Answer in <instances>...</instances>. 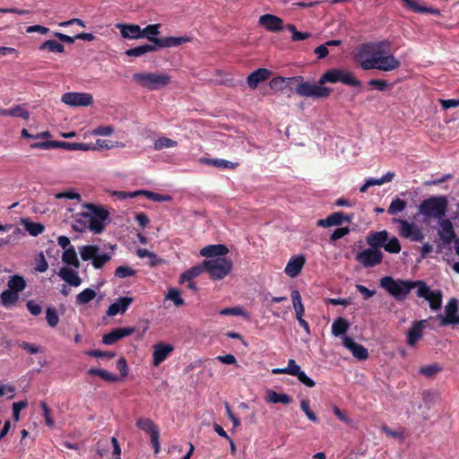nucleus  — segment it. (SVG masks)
<instances>
[{"mask_svg": "<svg viewBox=\"0 0 459 459\" xmlns=\"http://www.w3.org/2000/svg\"><path fill=\"white\" fill-rule=\"evenodd\" d=\"M287 80L299 82L295 90L296 93L301 97L313 99H325L330 95L331 88L323 86L326 82L336 83L341 82L349 86H360V82L353 77L351 72L342 69L326 71L322 74L317 84L303 82L302 76L291 77Z\"/></svg>", "mask_w": 459, "mask_h": 459, "instance_id": "f257e3e1", "label": "nucleus"}, {"mask_svg": "<svg viewBox=\"0 0 459 459\" xmlns=\"http://www.w3.org/2000/svg\"><path fill=\"white\" fill-rule=\"evenodd\" d=\"M135 274L136 271L126 265H120L115 270V276L121 279L134 276Z\"/></svg>", "mask_w": 459, "mask_h": 459, "instance_id": "4d7b16f0", "label": "nucleus"}, {"mask_svg": "<svg viewBox=\"0 0 459 459\" xmlns=\"http://www.w3.org/2000/svg\"><path fill=\"white\" fill-rule=\"evenodd\" d=\"M388 47L387 41H381L378 43H366L361 46L358 52L359 57L366 56H372V57L362 60L360 66L363 70L377 69V55L383 54L382 48Z\"/></svg>", "mask_w": 459, "mask_h": 459, "instance_id": "423d86ee", "label": "nucleus"}, {"mask_svg": "<svg viewBox=\"0 0 459 459\" xmlns=\"http://www.w3.org/2000/svg\"><path fill=\"white\" fill-rule=\"evenodd\" d=\"M353 214H344L342 212H335L328 215L325 219H320L316 221V225L322 228H329L332 226H340L344 221L351 222Z\"/></svg>", "mask_w": 459, "mask_h": 459, "instance_id": "ddd939ff", "label": "nucleus"}, {"mask_svg": "<svg viewBox=\"0 0 459 459\" xmlns=\"http://www.w3.org/2000/svg\"><path fill=\"white\" fill-rule=\"evenodd\" d=\"M174 351V346L169 343L158 342L153 346L152 364L157 367L162 363Z\"/></svg>", "mask_w": 459, "mask_h": 459, "instance_id": "2eb2a0df", "label": "nucleus"}, {"mask_svg": "<svg viewBox=\"0 0 459 459\" xmlns=\"http://www.w3.org/2000/svg\"><path fill=\"white\" fill-rule=\"evenodd\" d=\"M99 251L100 247L97 245H85L80 248V255L83 261H92Z\"/></svg>", "mask_w": 459, "mask_h": 459, "instance_id": "c03bdc74", "label": "nucleus"}, {"mask_svg": "<svg viewBox=\"0 0 459 459\" xmlns=\"http://www.w3.org/2000/svg\"><path fill=\"white\" fill-rule=\"evenodd\" d=\"M442 370V368L437 364H430L420 368V373L427 377H433L438 372Z\"/></svg>", "mask_w": 459, "mask_h": 459, "instance_id": "864d4df0", "label": "nucleus"}, {"mask_svg": "<svg viewBox=\"0 0 459 459\" xmlns=\"http://www.w3.org/2000/svg\"><path fill=\"white\" fill-rule=\"evenodd\" d=\"M393 221L400 225L399 234L401 237L415 242H420L424 239L422 230L415 223L396 218Z\"/></svg>", "mask_w": 459, "mask_h": 459, "instance_id": "6e6552de", "label": "nucleus"}, {"mask_svg": "<svg viewBox=\"0 0 459 459\" xmlns=\"http://www.w3.org/2000/svg\"><path fill=\"white\" fill-rule=\"evenodd\" d=\"M61 148L68 151H89L93 150L88 143H68V142H59L55 141V149Z\"/></svg>", "mask_w": 459, "mask_h": 459, "instance_id": "c756f323", "label": "nucleus"}, {"mask_svg": "<svg viewBox=\"0 0 459 459\" xmlns=\"http://www.w3.org/2000/svg\"><path fill=\"white\" fill-rule=\"evenodd\" d=\"M166 299L172 300L177 307H181L185 304L184 299L180 296V291L178 289H169Z\"/></svg>", "mask_w": 459, "mask_h": 459, "instance_id": "13d9d810", "label": "nucleus"}, {"mask_svg": "<svg viewBox=\"0 0 459 459\" xmlns=\"http://www.w3.org/2000/svg\"><path fill=\"white\" fill-rule=\"evenodd\" d=\"M22 225L24 227L25 230H27L32 237L39 236L45 230V227L42 223L34 222L29 219H22Z\"/></svg>", "mask_w": 459, "mask_h": 459, "instance_id": "473e14b6", "label": "nucleus"}, {"mask_svg": "<svg viewBox=\"0 0 459 459\" xmlns=\"http://www.w3.org/2000/svg\"><path fill=\"white\" fill-rule=\"evenodd\" d=\"M300 409L304 411V413L306 414V416L307 417V419L309 420H311L312 422H315V423L318 422L317 416L309 408V401L307 399L301 400Z\"/></svg>", "mask_w": 459, "mask_h": 459, "instance_id": "bf43d9fd", "label": "nucleus"}, {"mask_svg": "<svg viewBox=\"0 0 459 459\" xmlns=\"http://www.w3.org/2000/svg\"><path fill=\"white\" fill-rule=\"evenodd\" d=\"M293 308L295 310L296 317L304 316L305 307L301 300V295L298 290H291L290 293Z\"/></svg>", "mask_w": 459, "mask_h": 459, "instance_id": "4c0bfd02", "label": "nucleus"}, {"mask_svg": "<svg viewBox=\"0 0 459 459\" xmlns=\"http://www.w3.org/2000/svg\"><path fill=\"white\" fill-rule=\"evenodd\" d=\"M405 208H406V202L403 199L395 198L391 202V204L387 209V212L391 215H394V214H397V213L403 212Z\"/></svg>", "mask_w": 459, "mask_h": 459, "instance_id": "09e8293b", "label": "nucleus"}, {"mask_svg": "<svg viewBox=\"0 0 459 459\" xmlns=\"http://www.w3.org/2000/svg\"><path fill=\"white\" fill-rule=\"evenodd\" d=\"M458 300L455 298L449 299L445 307V316L439 315L440 325H459Z\"/></svg>", "mask_w": 459, "mask_h": 459, "instance_id": "f8f14e48", "label": "nucleus"}, {"mask_svg": "<svg viewBox=\"0 0 459 459\" xmlns=\"http://www.w3.org/2000/svg\"><path fill=\"white\" fill-rule=\"evenodd\" d=\"M379 284L381 288L386 290L398 301L404 300L412 289L415 287L418 288V281H404L402 279L394 280L391 276H384L381 278Z\"/></svg>", "mask_w": 459, "mask_h": 459, "instance_id": "f03ea898", "label": "nucleus"}, {"mask_svg": "<svg viewBox=\"0 0 459 459\" xmlns=\"http://www.w3.org/2000/svg\"><path fill=\"white\" fill-rule=\"evenodd\" d=\"M266 402L272 403H283L289 404L291 403L292 399L287 394H279L273 390H268L266 394Z\"/></svg>", "mask_w": 459, "mask_h": 459, "instance_id": "72a5a7b5", "label": "nucleus"}, {"mask_svg": "<svg viewBox=\"0 0 459 459\" xmlns=\"http://www.w3.org/2000/svg\"><path fill=\"white\" fill-rule=\"evenodd\" d=\"M269 86L273 91H283L287 86L286 78L281 76L274 77L270 81Z\"/></svg>", "mask_w": 459, "mask_h": 459, "instance_id": "680f3d73", "label": "nucleus"}, {"mask_svg": "<svg viewBox=\"0 0 459 459\" xmlns=\"http://www.w3.org/2000/svg\"><path fill=\"white\" fill-rule=\"evenodd\" d=\"M204 266L210 278L214 281L224 279L232 270V261L228 257H216L204 260Z\"/></svg>", "mask_w": 459, "mask_h": 459, "instance_id": "0eeeda50", "label": "nucleus"}, {"mask_svg": "<svg viewBox=\"0 0 459 459\" xmlns=\"http://www.w3.org/2000/svg\"><path fill=\"white\" fill-rule=\"evenodd\" d=\"M121 36L125 39H138L143 38L142 29L137 24H118Z\"/></svg>", "mask_w": 459, "mask_h": 459, "instance_id": "bb28decb", "label": "nucleus"}, {"mask_svg": "<svg viewBox=\"0 0 459 459\" xmlns=\"http://www.w3.org/2000/svg\"><path fill=\"white\" fill-rule=\"evenodd\" d=\"M395 177V174L394 172H392V171H389L387 172L386 174H385L382 178H368V181L370 185V186H381L385 183H388V182H391Z\"/></svg>", "mask_w": 459, "mask_h": 459, "instance_id": "6e6d98bb", "label": "nucleus"}, {"mask_svg": "<svg viewBox=\"0 0 459 459\" xmlns=\"http://www.w3.org/2000/svg\"><path fill=\"white\" fill-rule=\"evenodd\" d=\"M62 261L67 264L78 269L80 267V261L77 257V254L74 247H69L63 252Z\"/></svg>", "mask_w": 459, "mask_h": 459, "instance_id": "7c9ffc66", "label": "nucleus"}, {"mask_svg": "<svg viewBox=\"0 0 459 459\" xmlns=\"http://www.w3.org/2000/svg\"><path fill=\"white\" fill-rule=\"evenodd\" d=\"M97 293L94 290L91 288H87L81 291L76 296V303L79 305H84L89 303L91 300H92L96 297Z\"/></svg>", "mask_w": 459, "mask_h": 459, "instance_id": "49530a36", "label": "nucleus"}, {"mask_svg": "<svg viewBox=\"0 0 459 459\" xmlns=\"http://www.w3.org/2000/svg\"><path fill=\"white\" fill-rule=\"evenodd\" d=\"M356 260L365 268L374 267L382 263L383 253L379 249L367 248L358 253Z\"/></svg>", "mask_w": 459, "mask_h": 459, "instance_id": "9d476101", "label": "nucleus"}, {"mask_svg": "<svg viewBox=\"0 0 459 459\" xmlns=\"http://www.w3.org/2000/svg\"><path fill=\"white\" fill-rule=\"evenodd\" d=\"M388 231L384 230L380 231H370L366 237L367 244L375 249L384 247L385 243L388 240Z\"/></svg>", "mask_w": 459, "mask_h": 459, "instance_id": "6ab92c4d", "label": "nucleus"}, {"mask_svg": "<svg viewBox=\"0 0 459 459\" xmlns=\"http://www.w3.org/2000/svg\"><path fill=\"white\" fill-rule=\"evenodd\" d=\"M0 116L18 117L27 120L30 117V113L21 106L17 105L8 109L0 108Z\"/></svg>", "mask_w": 459, "mask_h": 459, "instance_id": "f704fd0d", "label": "nucleus"}, {"mask_svg": "<svg viewBox=\"0 0 459 459\" xmlns=\"http://www.w3.org/2000/svg\"><path fill=\"white\" fill-rule=\"evenodd\" d=\"M204 162L207 165H211L222 169H235L238 166V162H232L222 159H204Z\"/></svg>", "mask_w": 459, "mask_h": 459, "instance_id": "c9c22d12", "label": "nucleus"}, {"mask_svg": "<svg viewBox=\"0 0 459 459\" xmlns=\"http://www.w3.org/2000/svg\"><path fill=\"white\" fill-rule=\"evenodd\" d=\"M160 24H150L142 30L143 38L147 39L149 41L152 42V45H156V39H160L156 38V36L160 33Z\"/></svg>", "mask_w": 459, "mask_h": 459, "instance_id": "37998d69", "label": "nucleus"}, {"mask_svg": "<svg viewBox=\"0 0 459 459\" xmlns=\"http://www.w3.org/2000/svg\"><path fill=\"white\" fill-rule=\"evenodd\" d=\"M424 321H415L407 331V344L413 347L422 337Z\"/></svg>", "mask_w": 459, "mask_h": 459, "instance_id": "5701e85b", "label": "nucleus"}, {"mask_svg": "<svg viewBox=\"0 0 459 459\" xmlns=\"http://www.w3.org/2000/svg\"><path fill=\"white\" fill-rule=\"evenodd\" d=\"M138 193L154 202H168L172 200L169 195H160L148 190H138Z\"/></svg>", "mask_w": 459, "mask_h": 459, "instance_id": "de8ad7c7", "label": "nucleus"}, {"mask_svg": "<svg viewBox=\"0 0 459 459\" xmlns=\"http://www.w3.org/2000/svg\"><path fill=\"white\" fill-rule=\"evenodd\" d=\"M135 332L134 327H118L115 328L102 337V342L106 345H112L120 339L129 336Z\"/></svg>", "mask_w": 459, "mask_h": 459, "instance_id": "4468645a", "label": "nucleus"}, {"mask_svg": "<svg viewBox=\"0 0 459 459\" xmlns=\"http://www.w3.org/2000/svg\"><path fill=\"white\" fill-rule=\"evenodd\" d=\"M229 253V248L223 244L208 245L203 247L200 251V255L210 259L216 257H225Z\"/></svg>", "mask_w": 459, "mask_h": 459, "instance_id": "4be33fe9", "label": "nucleus"}, {"mask_svg": "<svg viewBox=\"0 0 459 459\" xmlns=\"http://www.w3.org/2000/svg\"><path fill=\"white\" fill-rule=\"evenodd\" d=\"M133 302V298L131 297H122L117 299L116 302L112 303L107 311L108 316H114L118 313L124 314L128 307Z\"/></svg>", "mask_w": 459, "mask_h": 459, "instance_id": "393cba45", "label": "nucleus"}, {"mask_svg": "<svg viewBox=\"0 0 459 459\" xmlns=\"http://www.w3.org/2000/svg\"><path fill=\"white\" fill-rule=\"evenodd\" d=\"M305 262L306 259L303 255L292 256L287 263L284 273L291 278L297 277L300 273Z\"/></svg>", "mask_w": 459, "mask_h": 459, "instance_id": "aec40b11", "label": "nucleus"}, {"mask_svg": "<svg viewBox=\"0 0 459 459\" xmlns=\"http://www.w3.org/2000/svg\"><path fill=\"white\" fill-rule=\"evenodd\" d=\"M39 50H48L53 53H63L65 47L55 39H48L39 46Z\"/></svg>", "mask_w": 459, "mask_h": 459, "instance_id": "a18cd8bd", "label": "nucleus"}, {"mask_svg": "<svg viewBox=\"0 0 459 459\" xmlns=\"http://www.w3.org/2000/svg\"><path fill=\"white\" fill-rule=\"evenodd\" d=\"M136 254L141 258H144V257L151 258V261H150L151 266H155L158 264L157 255L154 253L149 251L148 249L139 248L137 250Z\"/></svg>", "mask_w": 459, "mask_h": 459, "instance_id": "0e129e2a", "label": "nucleus"}, {"mask_svg": "<svg viewBox=\"0 0 459 459\" xmlns=\"http://www.w3.org/2000/svg\"><path fill=\"white\" fill-rule=\"evenodd\" d=\"M157 50L156 45L144 44L142 46H138L126 51V55L128 56H141L148 52H152Z\"/></svg>", "mask_w": 459, "mask_h": 459, "instance_id": "58836bf2", "label": "nucleus"}, {"mask_svg": "<svg viewBox=\"0 0 459 459\" xmlns=\"http://www.w3.org/2000/svg\"><path fill=\"white\" fill-rule=\"evenodd\" d=\"M157 50L163 48L178 47L184 43L189 42L190 38L187 36L182 37H167L160 39H156Z\"/></svg>", "mask_w": 459, "mask_h": 459, "instance_id": "c85d7f7f", "label": "nucleus"}, {"mask_svg": "<svg viewBox=\"0 0 459 459\" xmlns=\"http://www.w3.org/2000/svg\"><path fill=\"white\" fill-rule=\"evenodd\" d=\"M59 277L67 282L69 285L78 287L82 283V279L78 275V273L68 267H62L58 272Z\"/></svg>", "mask_w": 459, "mask_h": 459, "instance_id": "cd10ccee", "label": "nucleus"}, {"mask_svg": "<svg viewBox=\"0 0 459 459\" xmlns=\"http://www.w3.org/2000/svg\"><path fill=\"white\" fill-rule=\"evenodd\" d=\"M440 230H438V236L444 245L447 246L452 243L455 238V232L454 230L453 224L450 220H441L439 222Z\"/></svg>", "mask_w": 459, "mask_h": 459, "instance_id": "a211bd4d", "label": "nucleus"}, {"mask_svg": "<svg viewBox=\"0 0 459 459\" xmlns=\"http://www.w3.org/2000/svg\"><path fill=\"white\" fill-rule=\"evenodd\" d=\"M349 327L350 324L345 318L338 317L333 321L332 325V333L334 336L342 335L346 333V332L349 330Z\"/></svg>", "mask_w": 459, "mask_h": 459, "instance_id": "e433bc0d", "label": "nucleus"}, {"mask_svg": "<svg viewBox=\"0 0 459 459\" xmlns=\"http://www.w3.org/2000/svg\"><path fill=\"white\" fill-rule=\"evenodd\" d=\"M46 320L49 326L55 327L57 325L59 322V317L56 313V308L54 307H48L46 311Z\"/></svg>", "mask_w": 459, "mask_h": 459, "instance_id": "052dcab7", "label": "nucleus"}, {"mask_svg": "<svg viewBox=\"0 0 459 459\" xmlns=\"http://www.w3.org/2000/svg\"><path fill=\"white\" fill-rule=\"evenodd\" d=\"M287 375L296 377L300 371V367L296 363L295 359H290L286 367Z\"/></svg>", "mask_w": 459, "mask_h": 459, "instance_id": "774afa93", "label": "nucleus"}, {"mask_svg": "<svg viewBox=\"0 0 459 459\" xmlns=\"http://www.w3.org/2000/svg\"><path fill=\"white\" fill-rule=\"evenodd\" d=\"M383 248L388 253L398 254L401 251L402 247L398 238L396 237H393L388 238Z\"/></svg>", "mask_w": 459, "mask_h": 459, "instance_id": "603ef678", "label": "nucleus"}, {"mask_svg": "<svg viewBox=\"0 0 459 459\" xmlns=\"http://www.w3.org/2000/svg\"><path fill=\"white\" fill-rule=\"evenodd\" d=\"M286 28L290 32H291V39L293 41H300L311 37L310 32H301L297 30L296 26L294 24H288Z\"/></svg>", "mask_w": 459, "mask_h": 459, "instance_id": "3c124183", "label": "nucleus"}, {"mask_svg": "<svg viewBox=\"0 0 459 459\" xmlns=\"http://www.w3.org/2000/svg\"><path fill=\"white\" fill-rule=\"evenodd\" d=\"M271 74V71L266 68L256 69L247 76V82L252 90H255L260 82L267 80Z\"/></svg>", "mask_w": 459, "mask_h": 459, "instance_id": "b1692460", "label": "nucleus"}, {"mask_svg": "<svg viewBox=\"0 0 459 459\" xmlns=\"http://www.w3.org/2000/svg\"><path fill=\"white\" fill-rule=\"evenodd\" d=\"M342 343L344 347L347 348L358 359L365 360L368 358V350L363 345L355 342L352 338L344 336L342 339Z\"/></svg>", "mask_w": 459, "mask_h": 459, "instance_id": "dca6fc26", "label": "nucleus"}, {"mask_svg": "<svg viewBox=\"0 0 459 459\" xmlns=\"http://www.w3.org/2000/svg\"><path fill=\"white\" fill-rule=\"evenodd\" d=\"M88 374L91 376H98L101 379H103L107 382H109V383L117 382L120 380V378L118 377H117L116 375H113V374L109 373L108 371H107L105 369H101V368H91L88 370Z\"/></svg>", "mask_w": 459, "mask_h": 459, "instance_id": "79ce46f5", "label": "nucleus"}, {"mask_svg": "<svg viewBox=\"0 0 459 459\" xmlns=\"http://www.w3.org/2000/svg\"><path fill=\"white\" fill-rule=\"evenodd\" d=\"M133 80L145 89L156 91L169 85L171 76L167 74L142 72L134 74Z\"/></svg>", "mask_w": 459, "mask_h": 459, "instance_id": "39448f33", "label": "nucleus"}, {"mask_svg": "<svg viewBox=\"0 0 459 459\" xmlns=\"http://www.w3.org/2000/svg\"><path fill=\"white\" fill-rule=\"evenodd\" d=\"M84 207H86L89 212H81L79 216L88 220L89 230L95 234L103 232L106 226V221L109 216L108 211L102 206L93 204H84Z\"/></svg>", "mask_w": 459, "mask_h": 459, "instance_id": "7ed1b4c3", "label": "nucleus"}, {"mask_svg": "<svg viewBox=\"0 0 459 459\" xmlns=\"http://www.w3.org/2000/svg\"><path fill=\"white\" fill-rule=\"evenodd\" d=\"M27 400L20 401L13 403V418L15 421L20 420V411L27 407Z\"/></svg>", "mask_w": 459, "mask_h": 459, "instance_id": "69168bd1", "label": "nucleus"}, {"mask_svg": "<svg viewBox=\"0 0 459 459\" xmlns=\"http://www.w3.org/2000/svg\"><path fill=\"white\" fill-rule=\"evenodd\" d=\"M259 24L272 32H279L283 29V21L273 14H264L259 18Z\"/></svg>", "mask_w": 459, "mask_h": 459, "instance_id": "f3484780", "label": "nucleus"}, {"mask_svg": "<svg viewBox=\"0 0 459 459\" xmlns=\"http://www.w3.org/2000/svg\"><path fill=\"white\" fill-rule=\"evenodd\" d=\"M61 100L69 106L87 107L93 103V97L85 92H66L62 95Z\"/></svg>", "mask_w": 459, "mask_h": 459, "instance_id": "9b49d317", "label": "nucleus"}, {"mask_svg": "<svg viewBox=\"0 0 459 459\" xmlns=\"http://www.w3.org/2000/svg\"><path fill=\"white\" fill-rule=\"evenodd\" d=\"M381 431L383 433H385L388 437L397 438L401 442H403V440H404L403 431H397V430L391 429L386 425H383L381 427Z\"/></svg>", "mask_w": 459, "mask_h": 459, "instance_id": "e2e57ef3", "label": "nucleus"}, {"mask_svg": "<svg viewBox=\"0 0 459 459\" xmlns=\"http://www.w3.org/2000/svg\"><path fill=\"white\" fill-rule=\"evenodd\" d=\"M417 296L428 300L429 302V307L432 310H437L441 307V291H432L430 288L423 281H418Z\"/></svg>", "mask_w": 459, "mask_h": 459, "instance_id": "1a4fd4ad", "label": "nucleus"}, {"mask_svg": "<svg viewBox=\"0 0 459 459\" xmlns=\"http://www.w3.org/2000/svg\"><path fill=\"white\" fill-rule=\"evenodd\" d=\"M110 259H111V255L109 254L103 253V254L100 255L98 252L97 255H95V257L93 258V260L91 261V264L95 269H100L103 267V265L106 263L110 261Z\"/></svg>", "mask_w": 459, "mask_h": 459, "instance_id": "5fc2aeb1", "label": "nucleus"}, {"mask_svg": "<svg viewBox=\"0 0 459 459\" xmlns=\"http://www.w3.org/2000/svg\"><path fill=\"white\" fill-rule=\"evenodd\" d=\"M448 200L445 195L431 196L422 201L419 212L427 218L441 219L445 216Z\"/></svg>", "mask_w": 459, "mask_h": 459, "instance_id": "20e7f679", "label": "nucleus"}, {"mask_svg": "<svg viewBox=\"0 0 459 459\" xmlns=\"http://www.w3.org/2000/svg\"><path fill=\"white\" fill-rule=\"evenodd\" d=\"M19 299V294L10 290H5L0 294V300L4 307H10Z\"/></svg>", "mask_w": 459, "mask_h": 459, "instance_id": "a19ab883", "label": "nucleus"}, {"mask_svg": "<svg viewBox=\"0 0 459 459\" xmlns=\"http://www.w3.org/2000/svg\"><path fill=\"white\" fill-rule=\"evenodd\" d=\"M135 425L140 430L144 431L148 434H151L152 433V431L159 429L152 419L144 417H140L139 419H137Z\"/></svg>", "mask_w": 459, "mask_h": 459, "instance_id": "ea45409f", "label": "nucleus"}, {"mask_svg": "<svg viewBox=\"0 0 459 459\" xmlns=\"http://www.w3.org/2000/svg\"><path fill=\"white\" fill-rule=\"evenodd\" d=\"M26 285L24 277L17 274L11 276L7 282L8 290L18 294L25 290Z\"/></svg>", "mask_w": 459, "mask_h": 459, "instance_id": "2f4dec72", "label": "nucleus"}, {"mask_svg": "<svg viewBox=\"0 0 459 459\" xmlns=\"http://www.w3.org/2000/svg\"><path fill=\"white\" fill-rule=\"evenodd\" d=\"M350 233V229L348 227H341L337 228L333 230L330 237V241L334 242L338 240L339 238H343L344 236L348 235Z\"/></svg>", "mask_w": 459, "mask_h": 459, "instance_id": "338daca9", "label": "nucleus"}, {"mask_svg": "<svg viewBox=\"0 0 459 459\" xmlns=\"http://www.w3.org/2000/svg\"><path fill=\"white\" fill-rule=\"evenodd\" d=\"M377 70L385 72L395 70L401 65L400 60L392 54L386 56L377 55Z\"/></svg>", "mask_w": 459, "mask_h": 459, "instance_id": "412c9836", "label": "nucleus"}, {"mask_svg": "<svg viewBox=\"0 0 459 459\" xmlns=\"http://www.w3.org/2000/svg\"><path fill=\"white\" fill-rule=\"evenodd\" d=\"M403 6L407 9L417 13H430L434 15H439L440 11L434 7H428L420 5L416 0H401Z\"/></svg>", "mask_w": 459, "mask_h": 459, "instance_id": "a878e982", "label": "nucleus"}, {"mask_svg": "<svg viewBox=\"0 0 459 459\" xmlns=\"http://www.w3.org/2000/svg\"><path fill=\"white\" fill-rule=\"evenodd\" d=\"M177 145L178 143L176 141L165 136L160 137L154 142V149L156 151H160L165 148L175 147Z\"/></svg>", "mask_w": 459, "mask_h": 459, "instance_id": "8fccbe9b", "label": "nucleus"}]
</instances>
